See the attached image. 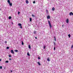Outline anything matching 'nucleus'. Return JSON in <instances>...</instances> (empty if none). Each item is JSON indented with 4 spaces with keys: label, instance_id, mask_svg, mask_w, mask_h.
<instances>
[{
    "label": "nucleus",
    "instance_id": "31",
    "mask_svg": "<svg viewBox=\"0 0 73 73\" xmlns=\"http://www.w3.org/2000/svg\"><path fill=\"white\" fill-rule=\"evenodd\" d=\"M33 4H35V3H36V2L35 1H34L33 2Z\"/></svg>",
    "mask_w": 73,
    "mask_h": 73
},
{
    "label": "nucleus",
    "instance_id": "17",
    "mask_svg": "<svg viewBox=\"0 0 73 73\" xmlns=\"http://www.w3.org/2000/svg\"><path fill=\"white\" fill-rule=\"evenodd\" d=\"M38 65H41V64H40V62H37Z\"/></svg>",
    "mask_w": 73,
    "mask_h": 73
},
{
    "label": "nucleus",
    "instance_id": "3",
    "mask_svg": "<svg viewBox=\"0 0 73 73\" xmlns=\"http://www.w3.org/2000/svg\"><path fill=\"white\" fill-rule=\"evenodd\" d=\"M11 53H13V54H15V53H14V51H13V50H11Z\"/></svg>",
    "mask_w": 73,
    "mask_h": 73
},
{
    "label": "nucleus",
    "instance_id": "5",
    "mask_svg": "<svg viewBox=\"0 0 73 73\" xmlns=\"http://www.w3.org/2000/svg\"><path fill=\"white\" fill-rule=\"evenodd\" d=\"M66 23H69V19H67L66 20Z\"/></svg>",
    "mask_w": 73,
    "mask_h": 73
},
{
    "label": "nucleus",
    "instance_id": "15",
    "mask_svg": "<svg viewBox=\"0 0 73 73\" xmlns=\"http://www.w3.org/2000/svg\"><path fill=\"white\" fill-rule=\"evenodd\" d=\"M49 26L50 28H52V25H51V24L49 25Z\"/></svg>",
    "mask_w": 73,
    "mask_h": 73
},
{
    "label": "nucleus",
    "instance_id": "2",
    "mask_svg": "<svg viewBox=\"0 0 73 73\" xmlns=\"http://www.w3.org/2000/svg\"><path fill=\"white\" fill-rule=\"evenodd\" d=\"M69 15H70V16H71V15H72V16H73V13H72V12H71L70 13Z\"/></svg>",
    "mask_w": 73,
    "mask_h": 73
},
{
    "label": "nucleus",
    "instance_id": "23",
    "mask_svg": "<svg viewBox=\"0 0 73 73\" xmlns=\"http://www.w3.org/2000/svg\"><path fill=\"white\" fill-rule=\"evenodd\" d=\"M46 47V46H43L44 49H45Z\"/></svg>",
    "mask_w": 73,
    "mask_h": 73
},
{
    "label": "nucleus",
    "instance_id": "30",
    "mask_svg": "<svg viewBox=\"0 0 73 73\" xmlns=\"http://www.w3.org/2000/svg\"><path fill=\"white\" fill-rule=\"evenodd\" d=\"M55 49H56V47H54V50H55Z\"/></svg>",
    "mask_w": 73,
    "mask_h": 73
},
{
    "label": "nucleus",
    "instance_id": "4",
    "mask_svg": "<svg viewBox=\"0 0 73 73\" xmlns=\"http://www.w3.org/2000/svg\"><path fill=\"white\" fill-rule=\"evenodd\" d=\"M50 18V16L48 15L47 17V19H49Z\"/></svg>",
    "mask_w": 73,
    "mask_h": 73
},
{
    "label": "nucleus",
    "instance_id": "29",
    "mask_svg": "<svg viewBox=\"0 0 73 73\" xmlns=\"http://www.w3.org/2000/svg\"><path fill=\"white\" fill-rule=\"evenodd\" d=\"M46 12H46L47 13H48V10H46Z\"/></svg>",
    "mask_w": 73,
    "mask_h": 73
},
{
    "label": "nucleus",
    "instance_id": "27",
    "mask_svg": "<svg viewBox=\"0 0 73 73\" xmlns=\"http://www.w3.org/2000/svg\"><path fill=\"white\" fill-rule=\"evenodd\" d=\"M2 68L3 67H2V66H0V69H2Z\"/></svg>",
    "mask_w": 73,
    "mask_h": 73
},
{
    "label": "nucleus",
    "instance_id": "1",
    "mask_svg": "<svg viewBox=\"0 0 73 73\" xmlns=\"http://www.w3.org/2000/svg\"><path fill=\"white\" fill-rule=\"evenodd\" d=\"M18 25L19 26H20L19 27L20 28H21V29H22L23 28V27H22V25L21 23H19Z\"/></svg>",
    "mask_w": 73,
    "mask_h": 73
},
{
    "label": "nucleus",
    "instance_id": "40",
    "mask_svg": "<svg viewBox=\"0 0 73 73\" xmlns=\"http://www.w3.org/2000/svg\"><path fill=\"white\" fill-rule=\"evenodd\" d=\"M9 60H12V59L10 58L9 59Z\"/></svg>",
    "mask_w": 73,
    "mask_h": 73
},
{
    "label": "nucleus",
    "instance_id": "25",
    "mask_svg": "<svg viewBox=\"0 0 73 73\" xmlns=\"http://www.w3.org/2000/svg\"><path fill=\"white\" fill-rule=\"evenodd\" d=\"M9 48V47H7L6 48V49H8Z\"/></svg>",
    "mask_w": 73,
    "mask_h": 73
},
{
    "label": "nucleus",
    "instance_id": "37",
    "mask_svg": "<svg viewBox=\"0 0 73 73\" xmlns=\"http://www.w3.org/2000/svg\"><path fill=\"white\" fill-rule=\"evenodd\" d=\"M64 25H62V27H64Z\"/></svg>",
    "mask_w": 73,
    "mask_h": 73
},
{
    "label": "nucleus",
    "instance_id": "7",
    "mask_svg": "<svg viewBox=\"0 0 73 73\" xmlns=\"http://www.w3.org/2000/svg\"><path fill=\"white\" fill-rule=\"evenodd\" d=\"M27 56H30V54H29V52H27Z\"/></svg>",
    "mask_w": 73,
    "mask_h": 73
},
{
    "label": "nucleus",
    "instance_id": "24",
    "mask_svg": "<svg viewBox=\"0 0 73 73\" xmlns=\"http://www.w3.org/2000/svg\"><path fill=\"white\" fill-rule=\"evenodd\" d=\"M34 34L35 35H36V31H35L34 32Z\"/></svg>",
    "mask_w": 73,
    "mask_h": 73
},
{
    "label": "nucleus",
    "instance_id": "32",
    "mask_svg": "<svg viewBox=\"0 0 73 73\" xmlns=\"http://www.w3.org/2000/svg\"><path fill=\"white\" fill-rule=\"evenodd\" d=\"M7 41H5V44H7Z\"/></svg>",
    "mask_w": 73,
    "mask_h": 73
},
{
    "label": "nucleus",
    "instance_id": "20",
    "mask_svg": "<svg viewBox=\"0 0 73 73\" xmlns=\"http://www.w3.org/2000/svg\"><path fill=\"white\" fill-rule=\"evenodd\" d=\"M47 61H50V60H49V58H47Z\"/></svg>",
    "mask_w": 73,
    "mask_h": 73
},
{
    "label": "nucleus",
    "instance_id": "16",
    "mask_svg": "<svg viewBox=\"0 0 73 73\" xmlns=\"http://www.w3.org/2000/svg\"><path fill=\"white\" fill-rule=\"evenodd\" d=\"M8 62H9V61H8V60H7L5 62L6 63H8Z\"/></svg>",
    "mask_w": 73,
    "mask_h": 73
},
{
    "label": "nucleus",
    "instance_id": "36",
    "mask_svg": "<svg viewBox=\"0 0 73 73\" xmlns=\"http://www.w3.org/2000/svg\"><path fill=\"white\" fill-rule=\"evenodd\" d=\"M28 26H29V27H30V26H31V25H29V24H28Z\"/></svg>",
    "mask_w": 73,
    "mask_h": 73
},
{
    "label": "nucleus",
    "instance_id": "43",
    "mask_svg": "<svg viewBox=\"0 0 73 73\" xmlns=\"http://www.w3.org/2000/svg\"><path fill=\"white\" fill-rule=\"evenodd\" d=\"M12 24H13V22H12Z\"/></svg>",
    "mask_w": 73,
    "mask_h": 73
},
{
    "label": "nucleus",
    "instance_id": "18",
    "mask_svg": "<svg viewBox=\"0 0 73 73\" xmlns=\"http://www.w3.org/2000/svg\"><path fill=\"white\" fill-rule=\"evenodd\" d=\"M15 51L16 52H18V50H15Z\"/></svg>",
    "mask_w": 73,
    "mask_h": 73
},
{
    "label": "nucleus",
    "instance_id": "26",
    "mask_svg": "<svg viewBox=\"0 0 73 73\" xmlns=\"http://www.w3.org/2000/svg\"><path fill=\"white\" fill-rule=\"evenodd\" d=\"M22 45H24V42H23V41H22Z\"/></svg>",
    "mask_w": 73,
    "mask_h": 73
},
{
    "label": "nucleus",
    "instance_id": "10",
    "mask_svg": "<svg viewBox=\"0 0 73 73\" xmlns=\"http://www.w3.org/2000/svg\"><path fill=\"white\" fill-rule=\"evenodd\" d=\"M48 24H49V25L50 24H51L50 23V21H48Z\"/></svg>",
    "mask_w": 73,
    "mask_h": 73
},
{
    "label": "nucleus",
    "instance_id": "39",
    "mask_svg": "<svg viewBox=\"0 0 73 73\" xmlns=\"http://www.w3.org/2000/svg\"><path fill=\"white\" fill-rule=\"evenodd\" d=\"M1 61V59H0V62Z\"/></svg>",
    "mask_w": 73,
    "mask_h": 73
},
{
    "label": "nucleus",
    "instance_id": "33",
    "mask_svg": "<svg viewBox=\"0 0 73 73\" xmlns=\"http://www.w3.org/2000/svg\"><path fill=\"white\" fill-rule=\"evenodd\" d=\"M73 45H72V46H71V49H72L73 48Z\"/></svg>",
    "mask_w": 73,
    "mask_h": 73
},
{
    "label": "nucleus",
    "instance_id": "35",
    "mask_svg": "<svg viewBox=\"0 0 73 73\" xmlns=\"http://www.w3.org/2000/svg\"><path fill=\"white\" fill-rule=\"evenodd\" d=\"M38 59H39V60H40V57H38Z\"/></svg>",
    "mask_w": 73,
    "mask_h": 73
},
{
    "label": "nucleus",
    "instance_id": "41",
    "mask_svg": "<svg viewBox=\"0 0 73 73\" xmlns=\"http://www.w3.org/2000/svg\"><path fill=\"white\" fill-rule=\"evenodd\" d=\"M35 38H36V39H37V37H35Z\"/></svg>",
    "mask_w": 73,
    "mask_h": 73
},
{
    "label": "nucleus",
    "instance_id": "14",
    "mask_svg": "<svg viewBox=\"0 0 73 73\" xmlns=\"http://www.w3.org/2000/svg\"><path fill=\"white\" fill-rule=\"evenodd\" d=\"M29 49H31V46H30V45H29Z\"/></svg>",
    "mask_w": 73,
    "mask_h": 73
},
{
    "label": "nucleus",
    "instance_id": "42",
    "mask_svg": "<svg viewBox=\"0 0 73 73\" xmlns=\"http://www.w3.org/2000/svg\"><path fill=\"white\" fill-rule=\"evenodd\" d=\"M11 72H12V70H11Z\"/></svg>",
    "mask_w": 73,
    "mask_h": 73
},
{
    "label": "nucleus",
    "instance_id": "44",
    "mask_svg": "<svg viewBox=\"0 0 73 73\" xmlns=\"http://www.w3.org/2000/svg\"><path fill=\"white\" fill-rule=\"evenodd\" d=\"M0 10H1V9L0 8Z\"/></svg>",
    "mask_w": 73,
    "mask_h": 73
},
{
    "label": "nucleus",
    "instance_id": "13",
    "mask_svg": "<svg viewBox=\"0 0 73 73\" xmlns=\"http://www.w3.org/2000/svg\"><path fill=\"white\" fill-rule=\"evenodd\" d=\"M12 17L11 16H9V20L11 19Z\"/></svg>",
    "mask_w": 73,
    "mask_h": 73
},
{
    "label": "nucleus",
    "instance_id": "22",
    "mask_svg": "<svg viewBox=\"0 0 73 73\" xmlns=\"http://www.w3.org/2000/svg\"><path fill=\"white\" fill-rule=\"evenodd\" d=\"M9 57H12V56L11 55H9Z\"/></svg>",
    "mask_w": 73,
    "mask_h": 73
},
{
    "label": "nucleus",
    "instance_id": "8",
    "mask_svg": "<svg viewBox=\"0 0 73 73\" xmlns=\"http://www.w3.org/2000/svg\"><path fill=\"white\" fill-rule=\"evenodd\" d=\"M9 4L10 5V6H12V3H9Z\"/></svg>",
    "mask_w": 73,
    "mask_h": 73
},
{
    "label": "nucleus",
    "instance_id": "9",
    "mask_svg": "<svg viewBox=\"0 0 73 73\" xmlns=\"http://www.w3.org/2000/svg\"><path fill=\"white\" fill-rule=\"evenodd\" d=\"M55 10V9H54V8L53 7V8H52V10L53 11H54Z\"/></svg>",
    "mask_w": 73,
    "mask_h": 73
},
{
    "label": "nucleus",
    "instance_id": "6",
    "mask_svg": "<svg viewBox=\"0 0 73 73\" xmlns=\"http://www.w3.org/2000/svg\"><path fill=\"white\" fill-rule=\"evenodd\" d=\"M26 4H28L29 3V1H28L26 0Z\"/></svg>",
    "mask_w": 73,
    "mask_h": 73
},
{
    "label": "nucleus",
    "instance_id": "28",
    "mask_svg": "<svg viewBox=\"0 0 73 73\" xmlns=\"http://www.w3.org/2000/svg\"><path fill=\"white\" fill-rule=\"evenodd\" d=\"M32 16L33 17H35V16L34 15H33V14H32Z\"/></svg>",
    "mask_w": 73,
    "mask_h": 73
},
{
    "label": "nucleus",
    "instance_id": "19",
    "mask_svg": "<svg viewBox=\"0 0 73 73\" xmlns=\"http://www.w3.org/2000/svg\"><path fill=\"white\" fill-rule=\"evenodd\" d=\"M30 21L31 22V21H32V18H30Z\"/></svg>",
    "mask_w": 73,
    "mask_h": 73
},
{
    "label": "nucleus",
    "instance_id": "34",
    "mask_svg": "<svg viewBox=\"0 0 73 73\" xmlns=\"http://www.w3.org/2000/svg\"><path fill=\"white\" fill-rule=\"evenodd\" d=\"M20 13V12L19 11L18 12V15H19Z\"/></svg>",
    "mask_w": 73,
    "mask_h": 73
},
{
    "label": "nucleus",
    "instance_id": "11",
    "mask_svg": "<svg viewBox=\"0 0 73 73\" xmlns=\"http://www.w3.org/2000/svg\"><path fill=\"white\" fill-rule=\"evenodd\" d=\"M7 2H8V3L9 4L11 3V2H10V0H7Z\"/></svg>",
    "mask_w": 73,
    "mask_h": 73
},
{
    "label": "nucleus",
    "instance_id": "21",
    "mask_svg": "<svg viewBox=\"0 0 73 73\" xmlns=\"http://www.w3.org/2000/svg\"><path fill=\"white\" fill-rule=\"evenodd\" d=\"M68 36L69 38H70V34L68 35Z\"/></svg>",
    "mask_w": 73,
    "mask_h": 73
},
{
    "label": "nucleus",
    "instance_id": "38",
    "mask_svg": "<svg viewBox=\"0 0 73 73\" xmlns=\"http://www.w3.org/2000/svg\"><path fill=\"white\" fill-rule=\"evenodd\" d=\"M54 45H56V44H55V42H54Z\"/></svg>",
    "mask_w": 73,
    "mask_h": 73
},
{
    "label": "nucleus",
    "instance_id": "12",
    "mask_svg": "<svg viewBox=\"0 0 73 73\" xmlns=\"http://www.w3.org/2000/svg\"><path fill=\"white\" fill-rule=\"evenodd\" d=\"M54 40L55 41H56V37L55 36H54Z\"/></svg>",
    "mask_w": 73,
    "mask_h": 73
}]
</instances>
